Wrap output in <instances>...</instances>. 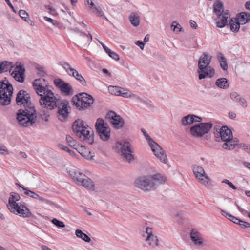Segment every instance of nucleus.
I'll use <instances>...</instances> for the list:
<instances>
[{"label":"nucleus","instance_id":"a211bd4d","mask_svg":"<svg viewBox=\"0 0 250 250\" xmlns=\"http://www.w3.org/2000/svg\"><path fill=\"white\" fill-rule=\"evenodd\" d=\"M156 157L163 164H167L168 160L165 150L155 142L149 146Z\"/></svg>","mask_w":250,"mask_h":250},{"label":"nucleus","instance_id":"2f4dec72","mask_svg":"<svg viewBox=\"0 0 250 250\" xmlns=\"http://www.w3.org/2000/svg\"><path fill=\"white\" fill-rule=\"evenodd\" d=\"M215 84L219 88L222 89H227L229 86L228 81L225 78L218 79Z\"/></svg>","mask_w":250,"mask_h":250},{"label":"nucleus","instance_id":"4be33fe9","mask_svg":"<svg viewBox=\"0 0 250 250\" xmlns=\"http://www.w3.org/2000/svg\"><path fill=\"white\" fill-rule=\"evenodd\" d=\"M54 83L55 85L66 95H69L73 94L72 88L69 83H65L64 81L60 79H55Z\"/></svg>","mask_w":250,"mask_h":250},{"label":"nucleus","instance_id":"0eeeda50","mask_svg":"<svg viewBox=\"0 0 250 250\" xmlns=\"http://www.w3.org/2000/svg\"><path fill=\"white\" fill-rule=\"evenodd\" d=\"M115 149L124 160L130 162L135 158L131 145L129 142L125 140L117 142Z\"/></svg>","mask_w":250,"mask_h":250},{"label":"nucleus","instance_id":"13d9d810","mask_svg":"<svg viewBox=\"0 0 250 250\" xmlns=\"http://www.w3.org/2000/svg\"><path fill=\"white\" fill-rule=\"evenodd\" d=\"M221 213L223 216H225L227 218H228L229 220H230L233 216V215H231L230 214L227 213L226 211H225L224 210H221Z\"/></svg>","mask_w":250,"mask_h":250},{"label":"nucleus","instance_id":"20e7f679","mask_svg":"<svg viewBox=\"0 0 250 250\" xmlns=\"http://www.w3.org/2000/svg\"><path fill=\"white\" fill-rule=\"evenodd\" d=\"M72 129L77 136L86 143L92 144L94 142L93 131L83 120H76L73 124Z\"/></svg>","mask_w":250,"mask_h":250},{"label":"nucleus","instance_id":"423d86ee","mask_svg":"<svg viewBox=\"0 0 250 250\" xmlns=\"http://www.w3.org/2000/svg\"><path fill=\"white\" fill-rule=\"evenodd\" d=\"M212 57L207 53H203L198 61L199 79L200 80L206 78H211L215 74L214 69L210 65Z\"/></svg>","mask_w":250,"mask_h":250},{"label":"nucleus","instance_id":"9d476101","mask_svg":"<svg viewBox=\"0 0 250 250\" xmlns=\"http://www.w3.org/2000/svg\"><path fill=\"white\" fill-rule=\"evenodd\" d=\"M13 86L7 80L0 83V104L8 105L11 102Z\"/></svg>","mask_w":250,"mask_h":250},{"label":"nucleus","instance_id":"603ef678","mask_svg":"<svg viewBox=\"0 0 250 250\" xmlns=\"http://www.w3.org/2000/svg\"><path fill=\"white\" fill-rule=\"evenodd\" d=\"M171 26L173 27V31L177 32H180L182 29L181 26L176 21L173 22Z\"/></svg>","mask_w":250,"mask_h":250},{"label":"nucleus","instance_id":"cd10ccee","mask_svg":"<svg viewBox=\"0 0 250 250\" xmlns=\"http://www.w3.org/2000/svg\"><path fill=\"white\" fill-rule=\"evenodd\" d=\"M229 11L227 10L223 15L218 16L216 19L217 27L219 28L224 27L227 23L228 19L229 17Z\"/></svg>","mask_w":250,"mask_h":250},{"label":"nucleus","instance_id":"052dcab7","mask_svg":"<svg viewBox=\"0 0 250 250\" xmlns=\"http://www.w3.org/2000/svg\"><path fill=\"white\" fill-rule=\"evenodd\" d=\"M110 57L115 60V61H119L120 59L119 55L114 51H113V52L110 54Z\"/></svg>","mask_w":250,"mask_h":250},{"label":"nucleus","instance_id":"c03bdc74","mask_svg":"<svg viewBox=\"0 0 250 250\" xmlns=\"http://www.w3.org/2000/svg\"><path fill=\"white\" fill-rule=\"evenodd\" d=\"M238 147L245 150L248 153H250V145L245 143H241L238 145Z\"/></svg>","mask_w":250,"mask_h":250},{"label":"nucleus","instance_id":"a19ab883","mask_svg":"<svg viewBox=\"0 0 250 250\" xmlns=\"http://www.w3.org/2000/svg\"><path fill=\"white\" fill-rule=\"evenodd\" d=\"M66 140L68 144L75 149H77L75 147L77 146V142L70 135H67Z\"/></svg>","mask_w":250,"mask_h":250},{"label":"nucleus","instance_id":"09e8293b","mask_svg":"<svg viewBox=\"0 0 250 250\" xmlns=\"http://www.w3.org/2000/svg\"><path fill=\"white\" fill-rule=\"evenodd\" d=\"M59 146L60 149L68 152L71 155H74L75 154V152L73 151L70 150L67 146L63 145L60 144Z\"/></svg>","mask_w":250,"mask_h":250},{"label":"nucleus","instance_id":"4c0bfd02","mask_svg":"<svg viewBox=\"0 0 250 250\" xmlns=\"http://www.w3.org/2000/svg\"><path fill=\"white\" fill-rule=\"evenodd\" d=\"M122 87L115 86H110L108 87L109 91L112 95L120 96Z\"/></svg>","mask_w":250,"mask_h":250},{"label":"nucleus","instance_id":"37998d69","mask_svg":"<svg viewBox=\"0 0 250 250\" xmlns=\"http://www.w3.org/2000/svg\"><path fill=\"white\" fill-rule=\"evenodd\" d=\"M19 15L21 19L26 21H27V20L29 19V15L25 10H20L19 11Z\"/></svg>","mask_w":250,"mask_h":250},{"label":"nucleus","instance_id":"de8ad7c7","mask_svg":"<svg viewBox=\"0 0 250 250\" xmlns=\"http://www.w3.org/2000/svg\"><path fill=\"white\" fill-rule=\"evenodd\" d=\"M142 132H143V134L144 136H145V138L146 140L147 141L149 145L150 146L152 145L153 143L155 142L150 136L149 135L146 133V132L144 130H142Z\"/></svg>","mask_w":250,"mask_h":250},{"label":"nucleus","instance_id":"bb28decb","mask_svg":"<svg viewBox=\"0 0 250 250\" xmlns=\"http://www.w3.org/2000/svg\"><path fill=\"white\" fill-rule=\"evenodd\" d=\"M76 149L83 157L87 160H91L95 156L94 153L91 150L84 146H81Z\"/></svg>","mask_w":250,"mask_h":250},{"label":"nucleus","instance_id":"79ce46f5","mask_svg":"<svg viewBox=\"0 0 250 250\" xmlns=\"http://www.w3.org/2000/svg\"><path fill=\"white\" fill-rule=\"evenodd\" d=\"M51 222L58 228H64L65 225L62 221H61L56 218H53Z\"/></svg>","mask_w":250,"mask_h":250},{"label":"nucleus","instance_id":"6ab92c4d","mask_svg":"<svg viewBox=\"0 0 250 250\" xmlns=\"http://www.w3.org/2000/svg\"><path fill=\"white\" fill-rule=\"evenodd\" d=\"M190 238L193 244L198 248L205 246L203 235L196 229H192L189 233Z\"/></svg>","mask_w":250,"mask_h":250},{"label":"nucleus","instance_id":"49530a36","mask_svg":"<svg viewBox=\"0 0 250 250\" xmlns=\"http://www.w3.org/2000/svg\"><path fill=\"white\" fill-rule=\"evenodd\" d=\"M130 98H131L132 100H133L134 101V102L136 103H141L144 102V101L142 98H141L138 95H137L135 94H134L133 93L131 96Z\"/></svg>","mask_w":250,"mask_h":250},{"label":"nucleus","instance_id":"4468645a","mask_svg":"<svg viewBox=\"0 0 250 250\" xmlns=\"http://www.w3.org/2000/svg\"><path fill=\"white\" fill-rule=\"evenodd\" d=\"M212 125L210 123H201L192 126L190 129V133L195 137H201L208 133Z\"/></svg>","mask_w":250,"mask_h":250},{"label":"nucleus","instance_id":"6e6552de","mask_svg":"<svg viewBox=\"0 0 250 250\" xmlns=\"http://www.w3.org/2000/svg\"><path fill=\"white\" fill-rule=\"evenodd\" d=\"M68 172L70 176L77 185L89 190H94L93 182L85 174L75 169L70 170Z\"/></svg>","mask_w":250,"mask_h":250},{"label":"nucleus","instance_id":"58836bf2","mask_svg":"<svg viewBox=\"0 0 250 250\" xmlns=\"http://www.w3.org/2000/svg\"><path fill=\"white\" fill-rule=\"evenodd\" d=\"M132 92L127 89L122 88L120 96L126 98H130Z\"/></svg>","mask_w":250,"mask_h":250},{"label":"nucleus","instance_id":"9b49d317","mask_svg":"<svg viewBox=\"0 0 250 250\" xmlns=\"http://www.w3.org/2000/svg\"><path fill=\"white\" fill-rule=\"evenodd\" d=\"M72 102L74 105L79 109H85L91 106L94 99L92 96L86 93H82L73 97Z\"/></svg>","mask_w":250,"mask_h":250},{"label":"nucleus","instance_id":"338daca9","mask_svg":"<svg viewBox=\"0 0 250 250\" xmlns=\"http://www.w3.org/2000/svg\"><path fill=\"white\" fill-rule=\"evenodd\" d=\"M229 117L232 119H234L236 117V114L234 112H230L229 113Z\"/></svg>","mask_w":250,"mask_h":250},{"label":"nucleus","instance_id":"e433bc0d","mask_svg":"<svg viewBox=\"0 0 250 250\" xmlns=\"http://www.w3.org/2000/svg\"><path fill=\"white\" fill-rule=\"evenodd\" d=\"M214 12L218 16L223 15V4L221 2L219 1L216 2L215 4L214 5Z\"/></svg>","mask_w":250,"mask_h":250},{"label":"nucleus","instance_id":"f704fd0d","mask_svg":"<svg viewBox=\"0 0 250 250\" xmlns=\"http://www.w3.org/2000/svg\"><path fill=\"white\" fill-rule=\"evenodd\" d=\"M129 20L133 26L137 27L140 24V17L137 14H131L129 17Z\"/></svg>","mask_w":250,"mask_h":250},{"label":"nucleus","instance_id":"393cba45","mask_svg":"<svg viewBox=\"0 0 250 250\" xmlns=\"http://www.w3.org/2000/svg\"><path fill=\"white\" fill-rule=\"evenodd\" d=\"M23 190L25 191L24 194L35 199L38 200L39 201L44 203L48 205H52L53 203L50 200L44 198L42 196H40L37 193L30 190L27 189L26 188H23Z\"/></svg>","mask_w":250,"mask_h":250},{"label":"nucleus","instance_id":"bf43d9fd","mask_svg":"<svg viewBox=\"0 0 250 250\" xmlns=\"http://www.w3.org/2000/svg\"><path fill=\"white\" fill-rule=\"evenodd\" d=\"M238 224L243 229L250 227V224L249 223L242 220H241L240 224Z\"/></svg>","mask_w":250,"mask_h":250},{"label":"nucleus","instance_id":"1a4fd4ad","mask_svg":"<svg viewBox=\"0 0 250 250\" xmlns=\"http://www.w3.org/2000/svg\"><path fill=\"white\" fill-rule=\"evenodd\" d=\"M59 99L54 92L50 90L42 95L39 100L40 106L48 110H52L58 105Z\"/></svg>","mask_w":250,"mask_h":250},{"label":"nucleus","instance_id":"a878e982","mask_svg":"<svg viewBox=\"0 0 250 250\" xmlns=\"http://www.w3.org/2000/svg\"><path fill=\"white\" fill-rule=\"evenodd\" d=\"M85 5L87 4L89 6V9L92 12L98 16L103 17L104 19H106L104 12L99 6H96L94 5L93 0H84Z\"/></svg>","mask_w":250,"mask_h":250},{"label":"nucleus","instance_id":"aec40b11","mask_svg":"<svg viewBox=\"0 0 250 250\" xmlns=\"http://www.w3.org/2000/svg\"><path fill=\"white\" fill-rule=\"evenodd\" d=\"M107 118L115 128H120L124 124V119L114 111H111L108 112L107 114Z\"/></svg>","mask_w":250,"mask_h":250},{"label":"nucleus","instance_id":"473e14b6","mask_svg":"<svg viewBox=\"0 0 250 250\" xmlns=\"http://www.w3.org/2000/svg\"><path fill=\"white\" fill-rule=\"evenodd\" d=\"M217 59L220 62V65L221 68L224 71L227 70L228 68V65L227 62V60L223 54L221 53H218Z\"/></svg>","mask_w":250,"mask_h":250},{"label":"nucleus","instance_id":"a18cd8bd","mask_svg":"<svg viewBox=\"0 0 250 250\" xmlns=\"http://www.w3.org/2000/svg\"><path fill=\"white\" fill-rule=\"evenodd\" d=\"M230 97L233 101L237 102L241 97L237 92H232L230 94Z\"/></svg>","mask_w":250,"mask_h":250},{"label":"nucleus","instance_id":"f257e3e1","mask_svg":"<svg viewBox=\"0 0 250 250\" xmlns=\"http://www.w3.org/2000/svg\"><path fill=\"white\" fill-rule=\"evenodd\" d=\"M16 102L17 105L22 108L17 113L19 124L23 127L32 126L36 123L37 116L29 94L24 90H20L17 94Z\"/></svg>","mask_w":250,"mask_h":250},{"label":"nucleus","instance_id":"774afa93","mask_svg":"<svg viewBox=\"0 0 250 250\" xmlns=\"http://www.w3.org/2000/svg\"><path fill=\"white\" fill-rule=\"evenodd\" d=\"M245 8L250 10V1L247 2L245 4Z\"/></svg>","mask_w":250,"mask_h":250},{"label":"nucleus","instance_id":"864d4df0","mask_svg":"<svg viewBox=\"0 0 250 250\" xmlns=\"http://www.w3.org/2000/svg\"><path fill=\"white\" fill-rule=\"evenodd\" d=\"M0 154L2 155H8L9 151L6 146H0Z\"/></svg>","mask_w":250,"mask_h":250},{"label":"nucleus","instance_id":"f8f14e48","mask_svg":"<svg viewBox=\"0 0 250 250\" xmlns=\"http://www.w3.org/2000/svg\"><path fill=\"white\" fill-rule=\"evenodd\" d=\"M95 127L99 136L103 141L108 140L110 137V128L107 123L101 118L97 120Z\"/></svg>","mask_w":250,"mask_h":250},{"label":"nucleus","instance_id":"680f3d73","mask_svg":"<svg viewBox=\"0 0 250 250\" xmlns=\"http://www.w3.org/2000/svg\"><path fill=\"white\" fill-rule=\"evenodd\" d=\"M135 44L139 46L141 49L143 50L145 43L144 42L141 41H138L135 42Z\"/></svg>","mask_w":250,"mask_h":250},{"label":"nucleus","instance_id":"ddd939ff","mask_svg":"<svg viewBox=\"0 0 250 250\" xmlns=\"http://www.w3.org/2000/svg\"><path fill=\"white\" fill-rule=\"evenodd\" d=\"M192 171L197 181L205 186H208L211 183V179L206 173L202 167L197 165L192 166Z\"/></svg>","mask_w":250,"mask_h":250},{"label":"nucleus","instance_id":"412c9836","mask_svg":"<svg viewBox=\"0 0 250 250\" xmlns=\"http://www.w3.org/2000/svg\"><path fill=\"white\" fill-rule=\"evenodd\" d=\"M24 72L25 69L23 65L21 63L17 62L14 67V70L11 73V75L16 81L22 83L24 80Z\"/></svg>","mask_w":250,"mask_h":250},{"label":"nucleus","instance_id":"6e6d98bb","mask_svg":"<svg viewBox=\"0 0 250 250\" xmlns=\"http://www.w3.org/2000/svg\"><path fill=\"white\" fill-rule=\"evenodd\" d=\"M222 182L227 184L229 187H230L231 188H232L234 190H236L237 189L235 185H234L232 182H231L228 179H225L223 180Z\"/></svg>","mask_w":250,"mask_h":250},{"label":"nucleus","instance_id":"72a5a7b5","mask_svg":"<svg viewBox=\"0 0 250 250\" xmlns=\"http://www.w3.org/2000/svg\"><path fill=\"white\" fill-rule=\"evenodd\" d=\"M241 24L239 23V21L236 19H231L229 22V25L231 30L235 33L238 32L240 29V25Z\"/></svg>","mask_w":250,"mask_h":250},{"label":"nucleus","instance_id":"f3484780","mask_svg":"<svg viewBox=\"0 0 250 250\" xmlns=\"http://www.w3.org/2000/svg\"><path fill=\"white\" fill-rule=\"evenodd\" d=\"M33 85L36 93L40 97L51 90L44 79H36L33 83Z\"/></svg>","mask_w":250,"mask_h":250},{"label":"nucleus","instance_id":"3c124183","mask_svg":"<svg viewBox=\"0 0 250 250\" xmlns=\"http://www.w3.org/2000/svg\"><path fill=\"white\" fill-rule=\"evenodd\" d=\"M95 39L97 40L98 42L102 45L105 52L109 55V56H110V54H111L113 52V51L108 48L102 42L98 40L96 38Z\"/></svg>","mask_w":250,"mask_h":250},{"label":"nucleus","instance_id":"39448f33","mask_svg":"<svg viewBox=\"0 0 250 250\" xmlns=\"http://www.w3.org/2000/svg\"><path fill=\"white\" fill-rule=\"evenodd\" d=\"M217 139L224 142L222 145V148L225 149L233 150L237 145L238 140L233 138L232 132L229 128L226 126H224L220 128H216L214 132Z\"/></svg>","mask_w":250,"mask_h":250},{"label":"nucleus","instance_id":"69168bd1","mask_svg":"<svg viewBox=\"0 0 250 250\" xmlns=\"http://www.w3.org/2000/svg\"><path fill=\"white\" fill-rule=\"evenodd\" d=\"M190 25L191 27L196 29L197 27V25L195 21L193 20L190 21Z\"/></svg>","mask_w":250,"mask_h":250},{"label":"nucleus","instance_id":"7ed1b4c3","mask_svg":"<svg viewBox=\"0 0 250 250\" xmlns=\"http://www.w3.org/2000/svg\"><path fill=\"white\" fill-rule=\"evenodd\" d=\"M20 199L21 197L19 194L14 192H11L8 199V204L7 205L8 209L11 212L20 217L26 218L32 216V212L25 205L17 203Z\"/></svg>","mask_w":250,"mask_h":250},{"label":"nucleus","instance_id":"c85d7f7f","mask_svg":"<svg viewBox=\"0 0 250 250\" xmlns=\"http://www.w3.org/2000/svg\"><path fill=\"white\" fill-rule=\"evenodd\" d=\"M68 103L66 102H64L61 103L60 105L58 104V114L60 116L62 117V119H60L61 120H64L68 115V109H67V105Z\"/></svg>","mask_w":250,"mask_h":250},{"label":"nucleus","instance_id":"5701e85b","mask_svg":"<svg viewBox=\"0 0 250 250\" xmlns=\"http://www.w3.org/2000/svg\"><path fill=\"white\" fill-rule=\"evenodd\" d=\"M92 39V36L90 34L87 35L84 33L81 32L80 35L76 37L75 42L78 46L83 47L85 46Z\"/></svg>","mask_w":250,"mask_h":250},{"label":"nucleus","instance_id":"8fccbe9b","mask_svg":"<svg viewBox=\"0 0 250 250\" xmlns=\"http://www.w3.org/2000/svg\"><path fill=\"white\" fill-rule=\"evenodd\" d=\"M44 19L45 21L51 23L53 25H54L56 27H58L60 25L59 22L57 21L54 20L53 19L50 18H48L46 16H45L44 17Z\"/></svg>","mask_w":250,"mask_h":250},{"label":"nucleus","instance_id":"dca6fc26","mask_svg":"<svg viewBox=\"0 0 250 250\" xmlns=\"http://www.w3.org/2000/svg\"><path fill=\"white\" fill-rule=\"evenodd\" d=\"M61 65L69 76L74 77L82 85H86V82L83 76L77 70L73 68L69 63L62 62Z\"/></svg>","mask_w":250,"mask_h":250},{"label":"nucleus","instance_id":"f03ea898","mask_svg":"<svg viewBox=\"0 0 250 250\" xmlns=\"http://www.w3.org/2000/svg\"><path fill=\"white\" fill-rule=\"evenodd\" d=\"M166 177L160 174L143 175L135 181L136 187L146 191L155 189L158 186L166 181Z\"/></svg>","mask_w":250,"mask_h":250},{"label":"nucleus","instance_id":"0e129e2a","mask_svg":"<svg viewBox=\"0 0 250 250\" xmlns=\"http://www.w3.org/2000/svg\"><path fill=\"white\" fill-rule=\"evenodd\" d=\"M5 2H6V3L8 4V5L12 9V11L16 13V11L14 8V7H13V6L12 5V4L11 3L10 1V0H5Z\"/></svg>","mask_w":250,"mask_h":250},{"label":"nucleus","instance_id":"7c9ffc66","mask_svg":"<svg viewBox=\"0 0 250 250\" xmlns=\"http://www.w3.org/2000/svg\"><path fill=\"white\" fill-rule=\"evenodd\" d=\"M14 66L12 63L7 61H3L0 62V74L8 71H11L12 68Z\"/></svg>","mask_w":250,"mask_h":250},{"label":"nucleus","instance_id":"ea45409f","mask_svg":"<svg viewBox=\"0 0 250 250\" xmlns=\"http://www.w3.org/2000/svg\"><path fill=\"white\" fill-rule=\"evenodd\" d=\"M39 117L44 122H48L50 114L48 111L45 110L41 111L39 113Z\"/></svg>","mask_w":250,"mask_h":250},{"label":"nucleus","instance_id":"2eb2a0df","mask_svg":"<svg viewBox=\"0 0 250 250\" xmlns=\"http://www.w3.org/2000/svg\"><path fill=\"white\" fill-rule=\"evenodd\" d=\"M142 237L150 247L155 248L159 246L158 238L154 234L151 228L147 227L145 232L142 234Z\"/></svg>","mask_w":250,"mask_h":250},{"label":"nucleus","instance_id":"b1692460","mask_svg":"<svg viewBox=\"0 0 250 250\" xmlns=\"http://www.w3.org/2000/svg\"><path fill=\"white\" fill-rule=\"evenodd\" d=\"M202 121V118L194 114H189L182 118L181 124L183 126H186L195 122H201Z\"/></svg>","mask_w":250,"mask_h":250},{"label":"nucleus","instance_id":"5fc2aeb1","mask_svg":"<svg viewBox=\"0 0 250 250\" xmlns=\"http://www.w3.org/2000/svg\"><path fill=\"white\" fill-rule=\"evenodd\" d=\"M235 205L237 207V208L238 209V210L243 214L245 215L246 214H247L248 216L250 218V212L246 210H245L243 208H242L238 205L237 204V203L235 202Z\"/></svg>","mask_w":250,"mask_h":250},{"label":"nucleus","instance_id":"e2e57ef3","mask_svg":"<svg viewBox=\"0 0 250 250\" xmlns=\"http://www.w3.org/2000/svg\"><path fill=\"white\" fill-rule=\"evenodd\" d=\"M230 221H231L232 222H233L236 224H240V223L241 222V220H240L239 219L237 218V217H236L234 216H233L232 219L230 220Z\"/></svg>","mask_w":250,"mask_h":250},{"label":"nucleus","instance_id":"c756f323","mask_svg":"<svg viewBox=\"0 0 250 250\" xmlns=\"http://www.w3.org/2000/svg\"><path fill=\"white\" fill-rule=\"evenodd\" d=\"M236 19L241 25L245 24L250 21V14L245 12H241L237 15Z\"/></svg>","mask_w":250,"mask_h":250},{"label":"nucleus","instance_id":"4d7b16f0","mask_svg":"<svg viewBox=\"0 0 250 250\" xmlns=\"http://www.w3.org/2000/svg\"><path fill=\"white\" fill-rule=\"evenodd\" d=\"M240 105L244 108H246L247 106V102L245 99L241 97L238 102Z\"/></svg>","mask_w":250,"mask_h":250},{"label":"nucleus","instance_id":"c9c22d12","mask_svg":"<svg viewBox=\"0 0 250 250\" xmlns=\"http://www.w3.org/2000/svg\"><path fill=\"white\" fill-rule=\"evenodd\" d=\"M75 234L77 237L82 239L86 242L89 243L91 241L90 238L80 229H77L75 231Z\"/></svg>","mask_w":250,"mask_h":250}]
</instances>
